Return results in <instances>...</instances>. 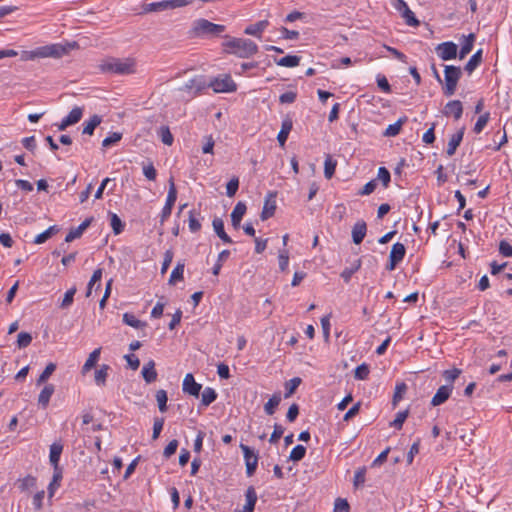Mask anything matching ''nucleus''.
Here are the masks:
<instances>
[{"mask_svg": "<svg viewBox=\"0 0 512 512\" xmlns=\"http://www.w3.org/2000/svg\"><path fill=\"white\" fill-rule=\"evenodd\" d=\"M499 252L504 257H512V245L506 240L500 241Z\"/></svg>", "mask_w": 512, "mask_h": 512, "instance_id": "nucleus-64", "label": "nucleus"}, {"mask_svg": "<svg viewBox=\"0 0 512 512\" xmlns=\"http://www.w3.org/2000/svg\"><path fill=\"white\" fill-rule=\"evenodd\" d=\"M281 402L280 393H274L272 397L265 403L264 411L267 415H273L276 411V408Z\"/></svg>", "mask_w": 512, "mask_h": 512, "instance_id": "nucleus-33", "label": "nucleus"}, {"mask_svg": "<svg viewBox=\"0 0 512 512\" xmlns=\"http://www.w3.org/2000/svg\"><path fill=\"white\" fill-rule=\"evenodd\" d=\"M276 211V193L269 192L265 198L262 212L260 214L261 220H267L272 217Z\"/></svg>", "mask_w": 512, "mask_h": 512, "instance_id": "nucleus-13", "label": "nucleus"}, {"mask_svg": "<svg viewBox=\"0 0 512 512\" xmlns=\"http://www.w3.org/2000/svg\"><path fill=\"white\" fill-rule=\"evenodd\" d=\"M93 218H87L84 220L78 227L73 228L69 231V233L65 237L66 242H72L73 240L81 237L83 232L90 226Z\"/></svg>", "mask_w": 512, "mask_h": 512, "instance_id": "nucleus-21", "label": "nucleus"}, {"mask_svg": "<svg viewBox=\"0 0 512 512\" xmlns=\"http://www.w3.org/2000/svg\"><path fill=\"white\" fill-rule=\"evenodd\" d=\"M62 478L63 469H53V477L48 486V494L50 498L54 496L55 491L59 488Z\"/></svg>", "mask_w": 512, "mask_h": 512, "instance_id": "nucleus-27", "label": "nucleus"}, {"mask_svg": "<svg viewBox=\"0 0 512 512\" xmlns=\"http://www.w3.org/2000/svg\"><path fill=\"white\" fill-rule=\"evenodd\" d=\"M110 367L106 364L102 365L100 369L95 372V382L99 386H104Z\"/></svg>", "mask_w": 512, "mask_h": 512, "instance_id": "nucleus-43", "label": "nucleus"}, {"mask_svg": "<svg viewBox=\"0 0 512 512\" xmlns=\"http://www.w3.org/2000/svg\"><path fill=\"white\" fill-rule=\"evenodd\" d=\"M239 188V179L233 177L226 185V194L228 197H233Z\"/></svg>", "mask_w": 512, "mask_h": 512, "instance_id": "nucleus-59", "label": "nucleus"}, {"mask_svg": "<svg viewBox=\"0 0 512 512\" xmlns=\"http://www.w3.org/2000/svg\"><path fill=\"white\" fill-rule=\"evenodd\" d=\"M193 0H162L159 2L147 3L143 6L145 13L160 12L185 7L191 4Z\"/></svg>", "mask_w": 512, "mask_h": 512, "instance_id": "nucleus-5", "label": "nucleus"}, {"mask_svg": "<svg viewBox=\"0 0 512 512\" xmlns=\"http://www.w3.org/2000/svg\"><path fill=\"white\" fill-rule=\"evenodd\" d=\"M409 415L408 410L400 411L396 414L395 419L390 423V426L395 427L396 429L400 430L403 426V423L407 419Z\"/></svg>", "mask_w": 512, "mask_h": 512, "instance_id": "nucleus-50", "label": "nucleus"}, {"mask_svg": "<svg viewBox=\"0 0 512 512\" xmlns=\"http://www.w3.org/2000/svg\"><path fill=\"white\" fill-rule=\"evenodd\" d=\"M32 342V336L27 332H20L17 336V345L19 348H25Z\"/></svg>", "mask_w": 512, "mask_h": 512, "instance_id": "nucleus-58", "label": "nucleus"}, {"mask_svg": "<svg viewBox=\"0 0 512 512\" xmlns=\"http://www.w3.org/2000/svg\"><path fill=\"white\" fill-rule=\"evenodd\" d=\"M212 225L215 233L224 243H232V239L224 230V222L221 218H214Z\"/></svg>", "mask_w": 512, "mask_h": 512, "instance_id": "nucleus-25", "label": "nucleus"}, {"mask_svg": "<svg viewBox=\"0 0 512 512\" xmlns=\"http://www.w3.org/2000/svg\"><path fill=\"white\" fill-rule=\"evenodd\" d=\"M481 62H482V49H479L471 56L469 61L466 63L464 69L469 74H471L480 65Z\"/></svg>", "mask_w": 512, "mask_h": 512, "instance_id": "nucleus-32", "label": "nucleus"}, {"mask_svg": "<svg viewBox=\"0 0 512 512\" xmlns=\"http://www.w3.org/2000/svg\"><path fill=\"white\" fill-rule=\"evenodd\" d=\"M184 263L178 262L175 268L172 270L170 278H169V284L174 285L177 281H182L184 276Z\"/></svg>", "mask_w": 512, "mask_h": 512, "instance_id": "nucleus-34", "label": "nucleus"}, {"mask_svg": "<svg viewBox=\"0 0 512 512\" xmlns=\"http://www.w3.org/2000/svg\"><path fill=\"white\" fill-rule=\"evenodd\" d=\"M240 449L243 452L245 465H246V473L247 476H252L258 465V455L247 445L240 444Z\"/></svg>", "mask_w": 512, "mask_h": 512, "instance_id": "nucleus-10", "label": "nucleus"}, {"mask_svg": "<svg viewBox=\"0 0 512 512\" xmlns=\"http://www.w3.org/2000/svg\"><path fill=\"white\" fill-rule=\"evenodd\" d=\"M217 398L216 391L211 387H206L201 395V404L203 406H209Z\"/></svg>", "mask_w": 512, "mask_h": 512, "instance_id": "nucleus-37", "label": "nucleus"}, {"mask_svg": "<svg viewBox=\"0 0 512 512\" xmlns=\"http://www.w3.org/2000/svg\"><path fill=\"white\" fill-rule=\"evenodd\" d=\"M361 267V260L358 259L355 261V263L351 266V267H347L345 268L342 273H341V277L343 278V280L347 283L350 281L352 275L358 271Z\"/></svg>", "mask_w": 512, "mask_h": 512, "instance_id": "nucleus-45", "label": "nucleus"}, {"mask_svg": "<svg viewBox=\"0 0 512 512\" xmlns=\"http://www.w3.org/2000/svg\"><path fill=\"white\" fill-rule=\"evenodd\" d=\"M123 322L126 325L131 326L133 328H137V329L144 328L147 325L145 322L140 321L131 313H124Z\"/></svg>", "mask_w": 512, "mask_h": 512, "instance_id": "nucleus-40", "label": "nucleus"}, {"mask_svg": "<svg viewBox=\"0 0 512 512\" xmlns=\"http://www.w3.org/2000/svg\"><path fill=\"white\" fill-rule=\"evenodd\" d=\"M246 205L245 203L243 202H238L232 213H231V223H232V226L235 228V229H238L240 227V223H241V220L244 216V214L246 213Z\"/></svg>", "mask_w": 512, "mask_h": 512, "instance_id": "nucleus-19", "label": "nucleus"}, {"mask_svg": "<svg viewBox=\"0 0 512 512\" xmlns=\"http://www.w3.org/2000/svg\"><path fill=\"white\" fill-rule=\"evenodd\" d=\"M365 476H366V467H361L355 471L354 481H353L355 488H358L365 483V480H366Z\"/></svg>", "mask_w": 512, "mask_h": 512, "instance_id": "nucleus-53", "label": "nucleus"}, {"mask_svg": "<svg viewBox=\"0 0 512 512\" xmlns=\"http://www.w3.org/2000/svg\"><path fill=\"white\" fill-rule=\"evenodd\" d=\"M83 116V108L81 107H74L69 114L62 119L61 123L58 124V130L64 131L67 129V127L74 125L78 123Z\"/></svg>", "mask_w": 512, "mask_h": 512, "instance_id": "nucleus-11", "label": "nucleus"}, {"mask_svg": "<svg viewBox=\"0 0 512 512\" xmlns=\"http://www.w3.org/2000/svg\"><path fill=\"white\" fill-rule=\"evenodd\" d=\"M461 374V370L458 368H453L450 370H445L443 372V377L447 382L453 383L458 376Z\"/></svg>", "mask_w": 512, "mask_h": 512, "instance_id": "nucleus-62", "label": "nucleus"}, {"mask_svg": "<svg viewBox=\"0 0 512 512\" xmlns=\"http://www.w3.org/2000/svg\"><path fill=\"white\" fill-rule=\"evenodd\" d=\"M210 88L216 93H230L237 90V85L230 75L224 74L219 77L213 78L209 82Z\"/></svg>", "mask_w": 512, "mask_h": 512, "instance_id": "nucleus-7", "label": "nucleus"}, {"mask_svg": "<svg viewBox=\"0 0 512 512\" xmlns=\"http://www.w3.org/2000/svg\"><path fill=\"white\" fill-rule=\"evenodd\" d=\"M269 26V21L267 19L256 22L255 24H251L247 26L244 30L246 35H251L257 38H261L263 31Z\"/></svg>", "mask_w": 512, "mask_h": 512, "instance_id": "nucleus-18", "label": "nucleus"}, {"mask_svg": "<svg viewBox=\"0 0 512 512\" xmlns=\"http://www.w3.org/2000/svg\"><path fill=\"white\" fill-rule=\"evenodd\" d=\"M306 454V448L303 445H296L289 456V459L293 462H298L302 460L305 457Z\"/></svg>", "mask_w": 512, "mask_h": 512, "instance_id": "nucleus-48", "label": "nucleus"}, {"mask_svg": "<svg viewBox=\"0 0 512 512\" xmlns=\"http://www.w3.org/2000/svg\"><path fill=\"white\" fill-rule=\"evenodd\" d=\"M76 291L77 289L75 286L66 291L64 298L60 304V308L66 309L72 305Z\"/></svg>", "mask_w": 512, "mask_h": 512, "instance_id": "nucleus-49", "label": "nucleus"}, {"mask_svg": "<svg viewBox=\"0 0 512 512\" xmlns=\"http://www.w3.org/2000/svg\"><path fill=\"white\" fill-rule=\"evenodd\" d=\"M402 17L404 18L405 22L409 26L416 27L419 25V20L415 17V14L411 9L408 7L404 12L401 13Z\"/></svg>", "mask_w": 512, "mask_h": 512, "instance_id": "nucleus-52", "label": "nucleus"}, {"mask_svg": "<svg viewBox=\"0 0 512 512\" xmlns=\"http://www.w3.org/2000/svg\"><path fill=\"white\" fill-rule=\"evenodd\" d=\"M54 391L55 387L53 384H46L38 395L39 406H41L43 409L47 408Z\"/></svg>", "mask_w": 512, "mask_h": 512, "instance_id": "nucleus-22", "label": "nucleus"}, {"mask_svg": "<svg viewBox=\"0 0 512 512\" xmlns=\"http://www.w3.org/2000/svg\"><path fill=\"white\" fill-rule=\"evenodd\" d=\"M407 121L406 117L399 118L395 123L388 125L383 135L386 137H395L400 133L403 124Z\"/></svg>", "mask_w": 512, "mask_h": 512, "instance_id": "nucleus-29", "label": "nucleus"}, {"mask_svg": "<svg viewBox=\"0 0 512 512\" xmlns=\"http://www.w3.org/2000/svg\"><path fill=\"white\" fill-rule=\"evenodd\" d=\"M59 231L58 227L56 225L50 226L48 229H46L44 232L38 234L35 239V244H42L45 243L49 238H51L55 233Z\"/></svg>", "mask_w": 512, "mask_h": 512, "instance_id": "nucleus-35", "label": "nucleus"}, {"mask_svg": "<svg viewBox=\"0 0 512 512\" xmlns=\"http://www.w3.org/2000/svg\"><path fill=\"white\" fill-rule=\"evenodd\" d=\"M334 512H350V506L347 500L337 498L334 504Z\"/></svg>", "mask_w": 512, "mask_h": 512, "instance_id": "nucleus-61", "label": "nucleus"}, {"mask_svg": "<svg viewBox=\"0 0 512 512\" xmlns=\"http://www.w3.org/2000/svg\"><path fill=\"white\" fill-rule=\"evenodd\" d=\"M76 46V43L72 44H60L54 43L37 47L33 50H24L20 54L22 61H33L39 58H54L58 59L66 55L72 48Z\"/></svg>", "mask_w": 512, "mask_h": 512, "instance_id": "nucleus-1", "label": "nucleus"}, {"mask_svg": "<svg viewBox=\"0 0 512 512\" xmlns=\"http://www.w3.org/2000/svg\"><path fill=\"white\" fill-rule=\"evenodd\" d=\"M465 128L462 127L458 132L454 133L448 142L446 153L448 156H452L455 154L458 146L462 142L463 136H464Z\"/></svg>", "mask_w": 512, "mask_h": 512, "instance_id": "nucleus-20", "label": "nucleus"}, {"mask_svg": "<svg viewBox=\"0 0 512 512\" xmlns=\"http://www.w3.org/2000/svg\"><path fill=\"white\" fill-rule=\"evenodd\" d=\"M443 114L445 116L452 115L455 118V120L460 119L463 114V106H462L461 101H459V100L449 101L443 109Z\"/></svg>", "mask_w": 512, "mask_h": 512, "instance_id": "nucleus-16", "label": "nucleus"}, {"mask_svg": "<svg viewBox=\"0 0 512 512\" xmlns=\"http://www.w3.org/2000/svg\"><path fill=\"white\" fill-rule=\"evenodd\" d=\"M104 73L130 75L136 72V62L133 58H108L100 64Z\"/></svg>", "mask_w": 512, "mask_h": 512, "instance_id": "nucleus-3", "label": "nucleus"}, {"mask_svg": "<svg viewBox=\"0 0 512 512\" xmlns=\"http://www.w3.org/2000/svg\"><path fill=\"white\" fill-rule=\"evenodd\" d=\"M142 376L146 383L150 384L157 379V371L155 370V362L148 361L142 368Z\"/></svg>", "mask_w": 512, "mask_h": 512, "instance_id": "nucleus-24", "label": "nucleus"}, {"mask_svg": "<svg viewBox=\"0 0 512 512\" xmlns=\"http://www.w3.org/2000/svg\"><path fill=\"white\" fill-rule=\"evenodd\" d=\"M337 166L336 160L331 155H327L324 162V175L327 179H331L335 173Z\"/></svg>", "mask_w": 512, "mask_h": 512, "instance_id": "nucleus-38", "label": "nucleus"}, {"mask_svg": "<svg viewBox=\"0 0 512 512\" xmlns=\"http://www.w3.org/2000/svg\"><path fill=\"white\" fill-rule=\"evenodd\" d=\"M369 372H370L369 366L367 364L363 363L356 367L354 376L358 380H365V379H367Z\"/></svg>", "mask_w": 512, "mask_h": 512, "instance_id": "nucleus-56", "label": "nucleus"}, {"mask_svg": "<svg viewBox=\"0 0 512 512\" xmlns=\"http://www.w3.org/2000/svg\"><path fill=\"white\" fill-rule=\"evenodd\" d=\"M489 117H490V114L488 112L479 116V118L477 119V121L475 123L474 129H473L475 133L478 134V133L482 132V130L484 129V127L487 125V123L489 121Z\"/></svg>", "mask_w": 512, "mask_h": 512, "instance_id": "nucleus-55", "label": "nucleus"}, {"mask_svg": "<svg viewBox=\"0 0 512 512\" xmlns=\"http://www.w3.org/2000/svg\"><path fill=\"white\" fill-rule=\"evenodd\" d=\"M182 389L184 393L198 397L202 389V385L197 383L191 373L185 375L183 379Z\"/></svg>", "mask_w": 512, "mask_h": 512, "instance_id": "nucleus-12", "label": "nucleus"}, {"mask_svg": "<svg viewBox=\"0 0 512 512\" xmlns=\"http://www.w3.org/2000/svg\"><path fill=\"white\" fill-rule=\"evenodd\" d=\"M225 31V26L212 23L206 19H198L193 23V33L196 36L220 35Z\"/></svg>", "mask_w": 512, "mask_h": 512, "instance_id": "nucleus-6", "label": "nucleus"}, {"mask_svg": "<svg viewBox=\"0 0 512 512\" xmlns=\"http://www.w3.org/2000/svg\"><path fill=\"white\" fill-rule=\"evenodd\" d=\"M452 390H453L452 384L442 385L441 387H439L437 392L435 393V395L433 396V398L431 400V405L439 406V405L443 404L444 402H446L448 400V398L450 397Z\"/></svg>", "mask_w": 512, "mask_h": 512, "instance_id": "nucleus-14", "label": "nucleus"}, {"mask_svg": "<svg viewBox=\"0 0 512 512\" xmlns=\"http://www.w3.org/2000/svg\"><path fill=\"white\" fill-rule=\"evenodd\" d=\"M367 225L363 220L357 221L352 228V239L355 244H360L366 236Z\"/></svg>", "mask_w": 512, "mask_h": 512, "instance_id": "nucleus-17", "label": "nucleus"}, {"mask_svg": "<svg viewBox=\"0 0 512 512\" xmlns=\"http://www.w3.org/2000/svg\"><path fill=\"white\" fill-rule=\"evenodd\" d=\"M122 139V134L119 132H113L102 141V146L108 148L113 144H116Z\"/></svg>", "mask_w": 512, "mask_h": 512, "instance_id": "nucleus-57", "label": "nucleus"}, {"mask_svg": "<svg viewBox=\"0 0 512 512\" xmlns=\"http://www.w3.org/2000/svg\"><path fill=\"white\" fill-rule=\"evenodd\" d=\"M100 353H101V348H97L89 354V357L87 358L86 362L84 363V365L82 367L83 374L90 371L96 365V363L100 357Z\"/></svg>", "mask_w": 512, "mask_h": 512, "instance_id": "nucleus-31", "label": "nucleus"}, {"mask_svg": "<svg viewBox=\"0 0 512 512\" xmlns=\"http://www.w3.org/2000/svg\"><path fill=\"white\" fill-rule=\"evenodd\" d=\"M279 269L284 272L289 265V252L286 249L280 250L278 255Z\"/></svg>", "mask_w": 512, "mask_h": 512, "instance_id": "nucleus-54", "label": "nucleus"}, {"mask_svg": "<svg viewBox=\"0 0 512 512\" xmlns=\"http://www.w3.org/2000/svg\"><path fill=\"white\" fill-rule=\"evenodd\" d=\"M102 122V117L95 114L89 120L83 123V134L93 135L94 130L97 126H99Z\"/></svg>", "mask_w": 512, "mask_h": 512, "instance_id": "nucleus-28", "label": "nucleus"}, {"mask_svg": "<svg viewBox=\"0 0 512 512\" xmlns=\"http://www.w3.org/2000/svg\"><path fill=\"white\" fill-rule=\"evenodd\" d=\"M301 378L294 377L285 383V398H289L301 384Z\"/></svg>", "mask_w": 512, "mask_h": 512, "instance_id": "nucleus-44", "label": "nucleus"}, {"mask_svg": "<svg viewBox=\"0 0 512 512\" xmlns=\"http://www.w3.org/2000/svg\"><path fill=\"white\" fill-rule=\"evenodd\" d=\"M462 76V70L458 66L446 65L444 68L443 94L450 97L455 94L458 82Z\"/></svg>", "mask_w": 512, "mask_h": 512, "instance_id": "nucleus-4", "label": "nucleus"}, {"mask_svg": "<svg viewBox=\"0 0 512 512\" xmlns=\"http://www.w3.org/2000/svg\"><path fill=\"white\" fill-rule=\"evenodd\" d=\"M407 391V385L404 382L398 383L395 387L392 404L396 406L402 400Z\"/></svg>", "mask_w": 512, "mask_h": 512, "instance_id": "nucleus-46", "label": "nucleus"}, {"mask_svg": "<svg viewBox=\"0 0 512 512\" xmlns=\"http://www.w3.org/2000/svg\"><path fill=\"white\" fill-rule=\"evenodd\" d=\"M301 58L296 55H287L280 59H275L278 66L293 68L299 65Z\"/></svg>", "mask_w": 512, "mask_h": 512, "instance_id": "nucleus-30", "label": "nucleus"}, {"mask_svg": "<svg viewBox=\"0 0 512 512\" xmlns=\"http://www.w3.org/2000/svg\"><path fill=\"white\" fill-rule=\"evenodd\" d=\"M110 225L115 235H119L124 230V223L115 213L110 214Z\"/></svg>", "mask_w": 512, "mask_h": 512, "instance_id": "nucleus-41", "label": "nucleus"}, {"mask_svg": "<svg viewBox=\"0 0 512 512\" xmlns=\"http://www.w3.org/2000/svg\"><path fill=\"white\" fill-rule=\"evenodd\" d=\"M475 41V35L469 34L468 36H463V42L461 43V48L459 51V59H464L473 49Z\"/></svg>", "mask_w": 512, "mask_h": 512, "instance_id": "nucleus-26", "label": "nucleus"}, {"mask_svg": "<svg viewBox=\"0 0 512 512\" xmlns=\"http://www.w3.org/2000/svg\"><path fill=\"white\" fill-rule=\"evenodd\" d=\"M62 452L63 444L61 442H54L50 445L49 462L53 469H62L59 464Z\"/></svg>", "mask_w": 512, "mask_h": 512, "instance_id": "nucleus-15", "label": "nucleus"}, {"mask_svg": "<svg viewBox=\"0 0 512 512\" xmlns=\"http://www.w3.org/2000/svg\"><path fill=\"white\" fill-rule=\"evenodd\" d=\"M176 199H177V190H176V187L174 184V179H173V177H171L169 179V190H168L165 206H167V208L168 207L173 208V206L176 202Z\"/></svg>", "mask_w": 512, "mask_h": 512, "instance_id": "nucleus-39", "label": "nucleus"}, {"mask_svg": "<svg viewBox=\"0 0 512 512\" xmlns=\"http://www.w3.org/2000/svg\"><path fill=\"white\" fill-rule=\"evenodd\" d=\"M283 433H284V428L279 424H275L274 430L269 438V442L272 444L277 443L279 441V439L282 437Z\"/></svg>", "mask_w": 512, "mask_h": 512, "instance_id": "nucleus-63", "label": "nucleus"}, {"mask_svg": "<svg viewBox=\"0 0 512 512\" xmlns=\"http://www.w3.org/2000/svg\"><path fill=\"white\" fill-rule=\"evenodd\" d=\"M225 52L239 58H250L258 52V45L248 38L227 37L223 43Z\"/></svg>", "mask_w": 512, "mask_h": 512, "instance_id": "nucleus-2", "label": "nucleus"}, {"mask_svg": "<svg viewBox=\"0 0 512 512\" xmlns=\"http://www.w3.org/2000/svg\"><path fill=\"white\" fill-rule=\"evenodd\" d=\"M55 370H56V364L49 363L45 367L43 372L40 374V376L38 377L36 384L39 386V385L45 383L49 379V377L54 373Z\"/></svg>", "mask_w": 512, "mask_h": 512, "instance_id": "nucleus-42", "label": "nucleus"}, {"mask_svg": "<svg viewBox=\"0 0 512 512\" xmlns=\"http://www.w3.org/2000/svg\"><path fill=\"white\" fill-rule=\"evenodd\" d=\"M406 254V248L404 244L397 242L393 244L390 255H389V262L386 265V269L388 271H393L396 266L404 259Z\"/></svg>", "mask_w": 512, "mask_h": 512, "instance_id": "nucleus-9", "label": "nucleus"}, {"mask_svg": "<svg viewBox=\"0 0 512 512\" xmlns=\"http://www.w3.org/2000/svg\"><path fill=\"white\" fill-rule=\"evenodd\" d=\"M281 37L285 40H297L299 38V32L296 30H289L282 26L280 29Z\"/></svg>", "mask_w": 512, "mask_h": 512, "instance_id": "nucleus-60", "label": "nucleus"}, {"mask_svg": "<svg viewBox=\"0 0 512 512\" xmlns=\"http://www.w3.org/2000/svg\"><path fill=\"white\" fill-rule=\"evenodd\" d=\"M292 128L293 122L290 118H286L282 121L281 129L277 135V140L280 146L283 147L285 145Z\"/></svg>", "mask_w": 512, "mask_h": 512, "instance_id": "nucleus-23", "label": "nucleus"}, {"mask_svg": "<svg viewBox=\"0 0 512 512\" xmlns=\"http://www.w3.org/2000/svg\"><path fill=\"white\" fill-rule=\"evenodd\" d=\"M191 85L194 86L193 97L210 87L209 82H206L203 76H197L191 79Z\"/></svg>", "mask_w": 512, "mask_h": 512, "instance_id": "nucleus-36", "label": "nucleus"}, {"mask_svg": "<svg viewBox=\"0 0 512 512\" xmlns=\"http://www.w3.org/2000/svg\"><path fill=\"white\" fill-rule=\"evenodd\" d=\"M158 134L165 145H172L174 138L167 126L160 127Z\"/></svg>", "mask_w": 512, "mask_h": 512, "instance_id": "nucleus-51", "label": "nucleus"}, {"mask_svg": "<svg viewBox=\"0 0 512 512\" xmlns=\"http://www.w3.org/2000/svg\"><path fill=\"white\" fill-rule=\"evenodd\" d=\"M435 52L443 61L455 59L458 55V46L452 41H446L435 47Z\"/></svg>", "mask_w": 512, "mask_h": 512, "instance_id": "nucleus-8", "label": "nucleus"}, {"mask_svg": "<svg viewBox=\"0 0 512 512\" xmlns=\"http://www.w3.org/2000/svg\"><path fill=\"white\" fill-rule=\"evenodd\" d=\"M156 400L158 403V408L160 412L164 413L167 411V392L163 389H160L156 392Z\"/></svg>", "mask_w": 512, "mask_h": 512, "instance_id": "nucleus-47", "label": "nucleus"}]
</instances>
